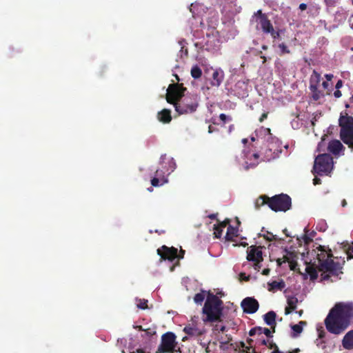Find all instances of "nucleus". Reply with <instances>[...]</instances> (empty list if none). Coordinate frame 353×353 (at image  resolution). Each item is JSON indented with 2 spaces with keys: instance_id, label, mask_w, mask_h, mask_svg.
I'll return each instance as SVG.
<instances>
[{
  "instance_id": "bf43d9fd",
  "label": "nucleus",
  "mask_w": 353,
  "mask_h": 353,
  "mask_svg": "<svg viewBox=\"0 0 353 353\" xmlns=\"http://www.w3.org/2000/svg\"><path fill=\"white\" fill-rule=\"evenodd\" d=\"M349 23L351 28L353 30V14L350 16L349 19Z\"/></svg>"
},
{
  "instance_id": "0eeeda50",
  "label": "nucleus",
  "mask_w": 353,
  "mask_h": 353,
  "mask_svg": "<svg viewBox=\"0 0 353 353\" xmlns=\"http://www.w3.org/2000/svg\"><path fill=\"white\" fill-rule=\"evenodd\" d=\"M198 101L196 97L189 96L181 99L175 103V110L179 114L192 113L196 110L198 107Z\"/></svg>"
},
{
  "instance_id": "4d7b16f0",
  "label": "nucleus",
  "mask_w": 353,
  "mask_h": 353,
  "mask_svg": "<svg viewBox=\"0 0 353 353\" xmlns=\"http://www.w3.org/2000/svg\"><path fill=\"white\" fill-rule=\"evenodd\" d=\"M325 77L326 78L327 81H331L333 78V74H326L325 75Z\"/></svg>"
},
{
  "instance_id": "c756f323",
  "label": "nucleus",
  "mask_w": 353,
  "mask_h": 353,
  "mask_svg": "<svg viewBox=\"0 0 353 353\" xmlns=\"http://www.w3.org/2000/svg\"><path fill=\"white\" fill-rule=\"evenodd\" d=\"M204 299H205V292L204 291H202L200 293L196 294L194 297V301L197 304H201L202 302L204 301Z\"/></svg>"
},
{
  "instance_id": "393cba45",
  "label": "nucleus",
  "mask_w": 353,
  "mask_h": 353,
  "mask_svg": "<svg viewBox=\"0 0 353 353\" xmlns=\"http://www.w3.org/2000/svg\"><path fill=\"white\" fill-rule=\"evenodd\" d=\"M270 197L267 195H261L260 196L255 202V208L256 210H259V208L265 204H267L269 206V200Z\"/></svg>"
},
{
  "instance_id": "1a4fd4ad",
  "label": "nucleus",
  "mask_w": 353,
  "mask_h": 353,
  "mask_svg": "<svg viewBox=\"0 0 353 353\" xmlns=\"http://www.w3.org/2000/svg\"><path fill=\"white\" fill-rule=\"evenodd\" d=\"M176 336L172 332H166L161 336V342L156 353L173 352L176 346Z\"/></svg>"
},
{
  "instance_id": "2f4dec72",
  "label": "nucleus",
  "mask_w": 353,
  "mask_h": 353,
  "mask_svg": "<svg viewBox=\"0 0 353 353\" xmlns=\"http://www.w3.org/2000/svg\"><path fill=\"white\" fill-rule=\"evenodd\" d=\"M263 238L268 241H273L279 240L276 235L273 234L272 232L266 231V233L263 234Z\"/></svg>"
},
{
  "instance_id": "7ed1b4c3",
  "label": "nucleus",
  "mask_w": 353,
  "mask_h": 353,
  "mask_svg": "<svg viewBox=\"0 0 353 353\" xmlns=\"http://www.w3.org/2000/svg\"><path fill=\"white\" fill-rule=\"evenodd\" d=\"M223 301L215 294L208 293L203 307V313L206 315L205 322L221 321L223 315Z\"/></svg>"
},
{
  "instance_id": "a878e982",
  "label": "nucleus",
  "mask_w": 353,
  "mask_h": 353,
  "mask_svg": "<svg viewBox=\"0 0 353 353\" xmlns=\"http://www.w3.org/2000/svg\"><path fill=\"white\" fill-rule=\"evenodd\" d=\"M321 79V74L318 73L316 71L314 70L310 78V85H316V86H319Z\"/></svg>"
},
{
  "instance_id": "680f3d73",
  "label": "nucleus",
  "mask_w": 353,
  "mask_h": 353,
  "mask_svg": "<svg viewBox=\"0 0 353 353\" xmlns=\"http://www.w3.org/2000/svg\"><path fill=\"white\" fill-rule=\"evenodd\" d=\"M307 8V5L305 3H301L299 5V9L301 10H305Z\"/></svg>"
},
{
  "instance_id": "13d9d810",
  "label": "nucleus",
  "mask_w": 353,
  "mask_h": 353,
  "mask_svg": "<svg viewBox=\"0 0 353 353\" xmlns=\"http://www.w3.org/2000/svg\"><path fill=\"white\" fill-rule=\"evenodd\" d=\"M130 353H145V352L143 350V349L139 348V349H137L136 350L130 352Z\"/></svg>"
},
{
  "instance_id": "39448f33",
  "label": "nucleus",
  "mask_w": 353,
  "mask_h": 353,
  "mask_svg": "<svg viewBox=\"0 0 353 353\" xmlns=\"http://www.w3.org/2000/svg\"><path fill=\"white\" fill-rule=\"evenodd\" d=\"M333 158L330 154L324 153L319 154L314 160L313 174L318 175H328L333 170Z\"/></svg>"
},
{
  "instance_id": "20e7f679",
  "label": "nucleus",
  "mask_w": 353,
  "mask_h": 353,
  "mask_svg": "<svg viewBox=\"0 0 353 353\" xmlns=\"http://www.w3.org/2000/svg\"><path fill=\"white\" fill-rule=\"evenodd\" d=\"M340 138L350 148L353 150V117L341 114L339 119Z\"/></svg>"
},
{
  "instance_id": "864d4df0",
  "label": "nucleus",
  "mask_w": 353,
  "mask_h": 353,
  "mask_svg": "<svg viewBox=\"0 0 353 353\" xmlns=\"http://www.w3.org/2000/svg\"><path fill=\"white\" fill-rule=\"evenodd\" d=\"M254 263V270H257V271H259L261 267V262H259V263H256V262H253Z\"/></svg>"
},
{
  "instance_id": "e433bc0d",
  "label": "nucleus",
  "mask_w": 353,
  "mask_h": 353,
  "mask_svg": "<svg viewBox=\"0 0 353 353\" xmlns=\"http://www.w3.org/2000/svg\"><path fill=\"white\" fill-rule=\"evenodd\" d=\"M240 347L242 348V350L241 351V353H250V347L249 345H246L244 342H240Z\"/></svg>"
},
{
  "instance_id": "49530a36",
  "label": "nucleus",
  "mask_w": 353,
  "mask_h": 353,
  "mask_svg": "<svg viewBox=\"0 0 353 353\" xmlns=\"http://www.w3.org/2000/svg\"><path fill=\"white\" fill-rule=\"evenodd\" d=\"M263 334L268 337V338H272V334L270 329L264 327L263 328Z\"/></svg>"
},
{
  "instance_id": "a211bd4d",
  "label": "nucleus",
  "mask_w": 353,
  "mask_h": 353,
  "mask_svg": "<svg viewBox=\"0 0 353 353\" xmlns=\"http://www.w3.org/2000/svg\"><path fill=\"white\" fill-rule=\"evenodd\" d=\"M158 120L163 123H169L172 121L171 111L163 109L157 114Z\"/></svg>"
},
{
  "instance_id": "603ef678",
  "label": "nucleus",
  "mask_w": 353,
  "mask_h": 353,
  "mask_svg": "<svg viewBox=\"0 0 353 353\" xmlns=\"http://www.w3.org/2000/svg\"><path fill=\"white\" fill-rule=\"evenodd\" d=\"M334 96L335 98L339 99L342 96V93L339 90H337L334 92Z\"/></svg>"
},
{
  "instance_id": "b1692460",
  "label": "nucleus",
  "mask_w": 353,
  "mask_h": 353,
  "mask_svg": "<svg viewBox=\"0 0 353 353\" xmlns=\"http://www.w3.org/2000/svg\"><path fill=\"white\" fill-rule=\"evenodd\" d=\"M223 79V74L221 72L215 70L212 74V80L211 85L212 86H219Z\"/></svg>"
},
{
  "instance_id": "dca6fc26",
  "label": "nucleus",
  "mask_w": 353,
  "mask_h": 353,
  "mask_svg": "<svg viewBox=\"0 0 353 353\" xmlns=\"http://www.w3.org/2000/svg\"><path fill=\"white\" fill-rule=\"evenodd\" d=\"M343 150H345V147L340 141L334 139L329 142L327 150L332 154L336 156Z\"/></svg>"
},
{
  "instance_id": "de8ad7c7",
  "label": "nucleus",
  "mask_w": 353,
  "mask_h": 353,
  "mask_svg": "<svg viewBox=\"0 0 353 353\" xmlns=\"http://www.w3.org/2000/svg\"><path fill=\"white\" fill-rule=\"evenodd\" d=\"M198 6L196 4L192 3L190 7V11L192 13L193 17H196L194 10Z\"/></svg>"
},
{
  "instance_id": "412c9836",
  "label": "nucleus",
  "mask_w": 353,
  "mask_h": 353,
  "mask_svg": "<svg viewBox=\"0 0 353 353\" xmlns=\"http://www.w3.org/2000/svg\"><path fill=\"white\" fill-rule=\"evenodd\" d=\"M239 230L238 228L234 227L231 225H229L227 229V232L225 234V240L228 241H232L234 237L238 236Z\"/></svg>"
},
{
  "instance_id": "6e6552de",
  "label": "nucleus",
  "mask_w": 353,
  "mask_h": 353,
  "mask_svg": "<svg viewBox=\"0 0 353 353\" xmlns=\"http://www.w3.org/2000/svg\"><path fill=\"white\" fill-rule=\"evenodd\" d=\"M185 90L186 88L183 86V84H170L167 90L166 101L168 103L174 105L175 103L182 99Z\"/></svg>"
},
{
  "instance_id": "a19ab883",
  "label": "nucleus",
  "mask_w": 353,
  "mask_h": 353,
  "mask_svg": "<svg viewBox=\"0 0 353 353\" xmlns=\"http://www.w3.org/2000/svg\"><path fill=\"white\" fill-rule=\"evenodd\" d=\"M290 268L291 270H295L296 266L298 265L297 262L294 258H292L290 261H289Z\"/></svg>"
},
{
  "instance_id": "9b49d317",
  "label": "nucleus",
  "mask_w": 353,
  "mask_h": 353,
  "mask_svg": "<svg viewBox=\"0 0 353 353\" xmlns=\"http://www.w3.org/2000/svg\"><path fill=\"white\" fill-rule=\"evenodd\" d=\"M178 250L174 247L168 248L163 245L157 250V254L161 256V260L174 261L178 257Z\"/></svg>"
},
{
  "instance_id": "6e6d98bb",
  "label": "nucleus",
  "mask_w": 353,
  "mask_h": 353,
  "mask_svg": "<svg viewBox=\"0 0 353 353\" xmlns=\"http://www.w3.org/2000/svg\"><path fill=\"white\" fill-rule=\"evenodd\" d=\"M256 327V334L261 336L263 334V328L261 327Z\"/></svg>"
},
{
  "instance_id": "c03bdc74",
  "label": "nucleus",
  "mask_w": 353,
  "mask_h": 353,
  "mask_svg": "<svg viewBox=\"0 0 353 353\" xmlns=\"http://www.w3.org/2000/svg\"><path fill=\"white\" fill-rule=\"evenodd\" d=\"M226 330H227V328L225 325H216L214 327V331H219V332H221L226 331Z\"/></svg>"
},
{
  "instance_id": "f257e3e1",
  "label": "nucleus",
  "mask_w": 353,
  "mask_h": 353,
  "mask_svg": "<svg viewBox=\"0 0 353 353\" xmlns=\"http://www.w3.org/2000/svg\"><path fill=\"white\" fill-rule=\"evenodd\" d=\"M316 254V260L318 265L316 268L313 265H307L305 268L306 272L310 275V279L314 281L318 277L317 270L323 272L321 274V280H328L331 276H338L343 274V264L339 262H335L332 257L331 250L327 252L321 245L318 248Z\"/></svg>"
},
{
  "instance_id": "8fccbe9b",
  "label": "nucleus",
  "mask_w": 353,
  "mask_h": 353,
  "mask_svg": "<svg viewBox=\"0 0 353 353\" xmlns=\"http://www.w3.org/2000/svg\"><path fill=\"white\" fill-rule=\"evenodd\" d=\"M268 112H264L261 114V116L259 118V121L260 122H263L265 119H267L268 117Z\"/></svg>"
},
{
  "instance_id": "052dcab7",
  "label": "nucleus",
  "mask_w": 353,
  "mask_h": 353,
  "mask_svg": "<svg viewBox=\"0 0 353 353\" xmlns=\"http://www.w3.org/2000/svg\"><path fill=\"white\" fill-rule=\"evenodd\" d=\"M270 270L269 268H265L262 271V274L267 276L270 274Z\"/></svg>"
},
{
  "instance_id": "5fc2aeb1",
  "label": "nucleus",
  "mask_w": 353,
  "mask_h": 353,
  "mask_svg": "<svg viewBox=\"0 0 353 353\" xmlns=\"http://www.w3.org/2000/svg\"><path fill=\"white\" fill-rule=\"evenodd\" d=\"M255 334H256V327H253L252 328L250 331H249V335L250 336H254Z\"/></svg>"
},
{
  "instance_id": "f3484780",
  "label": "nucleus",
  "mask_w": 353,
  "mask_h": 353,
  "mask_svg": "<svg viewBox=\"0 0 353 353\" xmlns=\"http://www.w3.org/2000/svg\"><path fill=\"white\" fill-rule=\"evenodd\" d=\"M342 345L345 350H353V330L345 334L342 340Z\"/></svg>"
},
{
  "instance_id": "7c9ffc66",
  "label": "nucleus",
  "mask_w": 353,
  "mask_h": 353,
  "mask_svg": "<svg viewBox=\"0 0 353 353\" xmlns=\"http://www.w3.org/2000/svg\"><path fill=\"white\" fill-rule=\"evenodd\" d=\"M232 340V337L231 335L226 334L225 336H221L219 339V343L221 344L220 347H222L223 345H227Z\"/></svg>"
},
{
  "instance_id": "9d476101",
  "label": "nucleus",
  "mask_w": 353,
  "mask_h": 353,
  "mask_svg": "<svg viewBox=\"0 0 353 353\" xmlns=\"http://www.w3.org/2000/svg\"><path fill=\"white\" fill-rule=\"evenodd\" d=\"M252 21H255L258 23L256 26V30L261 29L265 34L272 30L273 26L270 20L266 14L262 12L261 10H259L254 13Z\"/></svg>"
},
{
  "instance_id": "f8f14e48",
  "label": "nucleus",
  "mask_w": 353,
  "mask_h": 353,
  "mask_svg": "<svg viewBox=\"0 0 353 353\" xmlns=\"http://www.w3.org/2000/svg\"><path fill=\"white\" fill-rule=\"evenodd\" d=\"M247 260L252 262H262L263 261L261 247L251 245L247 250Z\"/></svg>"
},
{
  "instance_id": "69168bd1",
  "label": "nucleus",
  "mask_w": 353,
  "mask_h": 353,
  "mask_svg": "<svg viewBox=\"0 0 353 353\" xmlns=\"http://www.w3.org/2000/svg\"><path fill=\"white\" fill-rule=\"evenodd\" d=\"M217 216V214H210L208 215V218L210 219H216Z\"/></svg>"
},
{
  "instance_id": "e2e57ef3",
  "label": "nucleus",
  "mask_w": 353,
  "mask_h": 353,
  "mask_svg": "<svg viewBox=\"0 0 353 353\" xmlns=\"http://www.w3.org/2000/svg\"><path fill=\"white\" fill-rule=\"evenodd\" d=\"M253 342H254V341L252 339H247V343L249 345V346L250 347V348H252V343H253Z\"/></svg>"
},
{
  "instance_id": "a18cd8bd",
  "label": "nucleus",
  "mask_w": 353,
  "mask_h": 353,
  "mask_svg": "<svg viewBox=\"0 0 353 353\" xmlns=\"http://www.w3.org/2000/svg\"><path fill=\"white\" fill-rule=\"evenodd\" d=\"M268 340H266L265 339H259L256 341V344L259 345H268Z\"/></svg>"
},
{
  "instance_id": "f03ea898",
  "label": "nucleus",
  "mask_w": 353,
  "mask_h": 353,
  "mask_svg": "<svg viewBox=\"0 0 353 353\" xmlns=\"http://www.w3.org/2000/svg\"><path fill=\"white\" fill-rule=\"evenodd\" d=\"M353 315V307L350 304L336 303L330 311L325 319L327 331L332 334H340L349 325L350 319Z\"/></svg>"
},
{
  "instance_id": "79ce46f5",
  "label": "nucleus",
  "mask_w": 353,
  "mask_h": 353,
  "mask_svg": "<svg viewBox=\"0 0 353 353\" xmlns=\"http://www.w3.org/2000/svg\"><path fill=\"white\" fill-rule=\"evenodd\" d=\"M230 219H226L222 222H219V224L216 225V227H220V228L223 229L225 228L230 223Z\"/></svg>"
},
{
  "instance_id": "09e8293b",
  "label": "nucleus",
  "mask_w": 353,
  "mask_h": 353,
  "mask_svg": "<svg viewBox=\"0 0 353 353\" xmlns=\"http://www.w3.org/2000/svg\"><path fill=\"white\" fill-rule=\"evenodd\" d=\"M343 81L341 79H339L336 83V85H335L336 89L339 90L340 88H341L343 86Z\"/></svg>"
},
{
  "instance_id": "bb28decb",
  "label": "nucleus",
  "mask_w": 353,
  "mask_h": 353,
  "mask_svg": "<svg viewBox=\"0 0 353 353\" xmlns=\"http://www.w3.org/2000/svg\"><path fill=\"white\" fill-rule=\"evenodd\" d=\"M302 325H306L305 321H300L299 324H295L291 326L292 330L294 331V334L293 336H296L298 334H301L303 331Z\"/></svg>"
},
{
  "instance_id": "3c124183",
  "label": "nucleus",
  "mask_w": 353,
  "mask_h": 353,
  "mask_svg": "<svg viewBox=\"0 0 353 353\" xmlns=\"http://www.w3.org/2000/svg\"><path fill=\"white\" fill-rule=\"evenodd\" d=\"M321 183V179L318 178L317 176H315L313 179V184L316 185Z\"/></svg>"
},
{
  "instance_id": "774afa93",
  "label": "nucleus",
  "mask_w": 353,
  "mask_h": 353,
  "mask_svg": "<svg viewBox=\"0 0 353 353\" xmlns=\"http://www.w3.org/2000/svg\"><path fill=\"white\" fill-rule=\"evenodd\" d=\"M276 263L278 266H281V265L283 263L282 259H278L276 260Z\"/></svg>"
},
{
  "instance_id": "423d86ee",
  "label": "nucleus",
  "mask_w": 353,
  "mask_h": 353,
  "mask_svg": "<svg viewBox=\"0 0 353 353\" xmlns=\"http://www.w3.org/2000/svg\"><path fill=\"white\" fill-rule=\"evenodd\" d=\"M292 199L288 194H281L270 197L269 208L274 212H286L291 208Z\"/></svg>"
},
{
  "instance_id": "2eb2a0df",
  "label": "nucleus",
  "mask_w": 353,
  "mask_h": 353,
  "mask_svg": "<svg viewBox=\"0 0 353 353\" xmlns=\"http://www.w3.org/2000/svg\"><path fill=\"white\" fill-rule=\"evenodd\" d=\"M168 180L165 176V172L161 169H157L151 179V184L153 187H159L168 183Z\"/></svg>"
},
{
  "instance_id": "0e129e2a",
  "label": "nucleus",
  "mask_w": 353,
  "mask_h": 353,
  "mask_svg": "<svg viewBox=\"0 0 353 353\" xmlns=\"http://www.w3.org/2000/svg\"><path fill=\"white\" fill-rule=\"evenodd\" d=\"M322 86L324 89H327L328 88V86H329V83L327 81H323L322 83Z\"/></svg>"
},
{
  "instance_id": "c85d7f7f",
  "label": "nucleus",
  "mask_w": 353,
  "mask_h": 353,
  "mask_svg": "<svg viewBox=\"0 0 353 353\" xmlns=\"http://www.w3.org/2000/svg\"><path fill=\"white\" fill-rule=\"evenodd\" d=\"M137 306L138 308L141 310H145L148 308V300L137 299Z\"/></svg>"
},
{
  "instance_id": "c9c22d12",
  "label": "nucleus",
  "mask_w": 353,
  "mask_h": 353,
  "mask_svg": "<svg viewBox=\"0 0 353 353\" xmlns=\"http://www.w3.org/2000/svg\"><path fill=\"white\" fill-rule=\"evenodd\" d=\"M214 237L216 239H220L222 236L223 229L220 228V227H216V225H214Z\"/></svg>"
},
{
  "instance_id": "ddd939ff",
  "label": "nucleus",
  "mask_w": 353,
  "mask_h": 353,
  "mask_svg": "<svg viewBox=\"0 0 353 353\" xmlns=\"http://www.w3.org/2000/svg\"><path fill=\"white\" fill-rule=\"evenodd\" d=\"M243 312L247 314L255 313L259 307V302L252 297L245 298L241 303Z\"/></svg>"
},
{
  "instance_id": "4c0bfd02",
  "label": "nucleus",
  "mask_w": 353,
  "mask_h": 353,
  "mask_svg": "<svg viewBox=\"0 0 353 353\" xmlns=\"http://www.w3.org/2000/svg\"><path fill=\"white\" fill-rule=\"evenodd\" d=\"M145 334L148 336H152L156 334V330L153 327H149L144 330Z\"/></svg>"
},
{
  "instance_id": "f704fd0d",
  "label": "nucleus",
  "mask_w": 353,
  "mask_h": 353,
  "mask_svg": "<svg viewBox=\"0 0 353 353\" xmlns=\"http://www.w3.org/2000/svg\"><path fill=\"white\" fill-rule=\"evenodd\" d=\"M283 31V30H278L277 31H275L274 27L272 26V30L268 32V34H270L273 39H276L280 37L281 33H282Z\"/></svg>"
},
{
  "instance_id": "ea45409f",
  "label": "nucleus",
  "mask_w": 353,
  "mask_h": 353,
  "mask_svg": "<svg viewBox=\"0 0 353 353\" xmlns=\"http://www.w3.org/2000/svg\"><path fill=\"white\" fill-rule=\"evenodd\" d=\"M267 346H268V347L269 349H274V350H273V351H276V350H277V351H280V350H279V347H278V346L276 345V344L275 343H274L272 341H269V340H268V345H267Z\"/></svg>"
},
{
  "instance_id": "4468645a",
  "label": "nucleus",
  "mask_w": 353,
  "mask_h": 353,
  "mask_svg": "<svg viewBox=\"0 0 353 353\" xmlns=\"http://www.w3.org/2000/svg\"><path fill=\"white\" fill-rule=\"evenodd\" d=\"M183 332L190 336H200L205 332L204 327H199L196 323L192 322L183 328Z\"/></svg>"
},
{
  "instance_id": "4be33fe9",
  "label": "nucleus",
  "mask_w": 353,
  "mask_h": 353,
  "mask_svg": "<svg viewBox=\"0 0 353 353\" xmlns=\"http://www.w3.org/2000/svg\"><path fill=\"white\" fill-rule=\"evenodd\" d=\"M310 90L312 92V98L314 101H318L321 97H324V94L322 91L319 90V86L316 85H310Z\"/></svg>"
},
{
  "instance_id": "37998d69",
  "label": "nucleus",
  "mask_w": 353,
  "mask_h": 353,
  "mask_svg": "<svg viewBox=\"0 0 353 353\" xmlns=\"http://www.w3.org/2000/svg\"><path fill=\"white\" fill-rule=\"evenodd\" d=\"M219 119L221 121H222L224 123H225L228 121H232V118L230 117L227 116L226 114L222 113L219 115Z\"/></svg>"
},
{
  "instance_id": "338daca9",
  "label": "nucleus",
  "mask_w": 353,
  "mask_h": 353,
  "mask_svg": "<svg viewBox=\"0 0 353 353\" xmlns=\"http://www.w3.org/2000/svg\"><path fill=\"white\" fill-rule=\"evenodd\" d=\"M134 328L137 329L139 331H144L145 330L141 325H134Z\"/></svg>"
},
{
  "instance_id": "473e14b6",
  "label": "nucleus",
  "mask_w": 353,
  "mask_h": 353,
  "mask_svg": "<svg viewBox=\"0 0 353 353\" xmlns=\"http://www.w3.org/2000/svg\"><path fill=\"white\" fill-rule=\"evenodd\" d=\"M285 251L287 252V254L284 255L282 259L283 263H285V262L289 263V261H290V260L292 258H296V256L294 252H288L287 250H285Z\"/></svg>"
},
{
  "instance_id": "6ab92c4d",
  "label": "nucleus",
  "mask_w": 353,
  "mask_h": 353,
  "mask_svg": "<svg viewBox=\"0 0 353 353\" xmlns=\"http://www.w3.org/2000/svg\"><path fill=\"white\" fill-rule=\"evenodd\" d=\"M288 306L285 308V314L288 315L295 310L298 303V299L296 296H289L287 300Z\"/></svg>"
},
{
  "instance_id": "5701e85b",
  "label": "nucleus",
  "mask_w": 353,
  "mask_h": 353,
  "mask_svg": "<svg viewBox=\"0 0 353 353\" xmlns=\"http://www.w3.org/2000/svg\"><path fill=\"white\" fill-rule=\"evenodd\" d=\"M268 286L269 291L274 292L275 290H282L285 287V283L282 280L281 281H274L268 283Z\"/></svg>"
},
{
  "instance_id": "58836bf2",
  "label": "nucleus",
  "mask_w": 353,
  "mask_h": 353,
  "mask_svg": "<svg viewBox=\"0 0 353 353\" xmlns=\"http://www.w3.org/2000/svg\"><path fill=\"white\" fill-rule=\"evenodd\" d=\"M327 7H334L340 0H323Z\"/></svg>"
},
{
  "instance_id": "72a5a7b5",
  "label": "nucleus",
  "mask_w": 353,
  "mask_h": 353,
  "mask_svg": "<svg viewBox=\"0 0 353 353\" xmlns=\"http://www.w3.org/2000/svg\"><path fill=\"white\" fill-rule=\"evenodd\" d=\"M278 47L281 50L280 55H283L284 54H290L291 52V51L284 43L279 44Z\"/></svg>"
},
{
  "instance_id": "aec40b11",
  "label": "nucleus",
  "mask_w": 353,
  "mask_h": 353,
  "mask_svg": "<svg viewBox=\"0 0 353 353\" xmlns=\"http://www.w3.org/2000/svg\"><path fill=\"white\" fill-rule=\"evenodd\" d=\"M276 314L274 311H270L263 316V319L268 325L273 327V332H275Z\"/></svg>"
},
{
  "instance_id": "cd10ccee",
  "label": "nucleus",
  "mask_w": 353,
  "mask_h": 353,
  "mask_svg": "<svg viewBox=\"0 0 353 353\" xmlns=\"http://www.w3.org/2000/svg\"><path fill=\"white\" fill-rule=\"evenodd\" d=\"M191 75L194 79H199L202 75L201 69L197 65H194L191 69Z\"/></svg>"
}]
</instances>
